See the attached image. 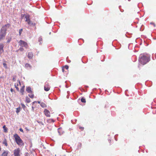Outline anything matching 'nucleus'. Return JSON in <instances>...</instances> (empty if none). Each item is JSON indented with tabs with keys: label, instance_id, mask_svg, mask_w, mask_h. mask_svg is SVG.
<instances>
[{
	"label": "nucleus",
	"instance_id": "1",
	"mask_svg": "<svg viewBox=\"0 0 156 156\" xmlns=\"http://www.w3.org/2000/svg\"><path fill=\"white\" fill-rule=\"evenodd\" d=\"M150 56L148 55H141L139 58V61L143 65H145L150 60Z\"/></svg>",
	"mask_w": 156,
	"mask_h": 156
},
{
	"label": "nucleus",
	"instance_id": "2",
	"mask_svg": "<svg viewBox=\"0 0 156 156\" xmlns=\"http://www.w3.org/2000/svg\"><path fill=\"white\" fill-rule=\"evenodd\" d=\"M14 136L17 144L19 145L22 146L23 145V141L19 136L17 134H15L14 135Z\"/></svg>",
	"mask_w": 156,
	"mask_h": 156
},
{
	"label": "nucleus",
	"instance_id": "3",
	"mask_svg": "<svg viewBox=\"0 0 156 156\" xmlns=\"http://www.w3.org/2000/svg\"><path fill=\"white\" fill-rule=\"evenodd\" d=\"M6 29L5 27H2L0 33V40L4 37L6 34Z\"/></svg>",
	"mask_w": 156,
	"mask_h": 156
},
{
	"label": "nucleus",
	"instance_id": "4",
	"mask_svg": "<svg viewBox=\"0 0 156 156\" xmlns=\"http://www.w3.org/2000/svg\"><path fill=\"white\" fill-rule=\"evenodd\" d=\"M20 150L19 148L15 149L14 151V156H20Z\"/></svg>",
	"mask_w": 156,
	"mask_h": 156
},
{
	"label": "nucleus",
	"instance_id": "5",
	"mask_svg": "<svg viewBox=\"0 0 156 156\" xmlns=\"http://www.w3.org/2000/svg\"><path fill=\"white\" fill-rule=\"evenodd\" d=\"M19 43L22 47H24L26 48L27 47V44L24 41L21 40L19 41Z\"/></svg>",
	"mask_w": 156,
	"mask_h": 156
},
{
	"label": "nucleus",
	"instance_id": "6",
	"mask_svg": "<svg viewBox=\"0 0 156 156\" xmlns=\"http://www.w3.org/2000/svg\"><path fill=\"white\" fill-rule=\"evenodd\" d=\"M44 114L47 117H50V112L47 109H45L44 110Z\"/></svg>",
	"mask_w": 156,
	"mask_h": 156
},
{
	"label": "nucleus",
	"instance_id": "7",
	"mask_svg": "<svg viewBox=\"0 0 156 156\" xmlns=\"http://www.w3.org/2000/svg\"><path fill=\"white\" fill-rule=\"evenodd\" d=\"M3 47L4 45L3 44H0V54L2 53L4 51Z\"/></svg>",
	"mask_w": 156,
	"mask_h": 156
},
{
	"label": "nucleus",
	"instance_id": "8",
	"mask_svg": "<svg viewBox=\"0 0 156 156\" xmlns=\"http://www.w3.org/2000/svg\"><path fill=\"white\" fill-rule=\"evenodd\" d=\"M33 56V54L32 52H30L28 53V55H27L28 57V58L30 59H31L32 58Z\"/></svg>",
	"mask_w": 156,
	"mask_h": 156
},
{
	"label": "nucleus",
	"instance_id": "9",
	"mask_svg": "<svg viewBox=\"0 0 156 156\" xmlns=\"http://www.w3.org/2000/svg\"><path fill=\"white\" fill-rule=\"evenodd\" d=\"M10 26V24L9 23H8L6 25H5L4 26H3L2 27H5V29H6V31L7 30V29L9 28Z\"/></svg>",
	"mask_w": 156,
	"mask_h": 156
},
{
	"label": "nucleus",
	"instance_id": "10",
	"mask_svg": "<svg viewBox=\"0 0 156 156\" xmlns=\"http://www.w3.org/2000/svg\"><path fill=\"white\" fill-rule=\"evenodd\" d=\"M24 88L25 86H23V87H22L20 90V92L22 95L24 94Z\"/></svg>",
	"mask_w": 156,
	"mask_h": 156
},
{
	"label": "nucleus",
	"instance_id": "11",
	"mask_svg": "<svg viewBox=\"0 0 156 156\" xmlns=\"http://www.w3.org/2000/svg\"><path fill=\"white\" fill-rule=\"evenodd\" d=\"M27 23L28 24H29L30 26H34L35 25V23H32L30 20L29 21H28L27 22Z\"/></svg>",
	"mask_w": 156,
	"mask_h": 156
},
{
	"label": "nucleus",
	"instance_id": "12",
	"mask_svg": "<svg viewBox=\"0 0 156 156\" xmlns=\"http://www.w3.org/2000/svg\"><path fill=\"white\" fill-rule=\"evenodd\" d=\"M8 153V151H4L2 154V156H7Z\"/></svg>",
	"mask_w": 156,
	"mask_h": 156
},
{
	"label": "nucleus",
	"instance_id": "13",
	"mask_svg": "<svg viewBox=\"0 0 156 156\" xmlns=\"http://www.w3.org/2000/svg\"><path fill=\"white\" fill-rule=\"evenodd\" d=\"M25 18L26 19L25 21L27 22L28 21H29V16L28 15H26L25 17Z\"/></svg>",
	"mask_w": 156,
	"mask_h": 156
},
{
	"label": "nucleus",
	"instance_id": "14",
	"mask_svg": "<svg viewBox=\"0 0 156 156\" xmlns=\"http://www.w3.org/2000/svg\"><path fill=\"white\" fill-rule=\"evenodd\" d=\"M26 91L29 93H30L32 92L31 88L30 87H28L27 88Z\"/></svg>",
	"mask_w": 156,
	"mask_h": 156
},
{
	"label": "nucleus",
	"instance_id": "15",
	"mask_svg": "<svg viewBox=\"0 0 156 156\" xmlns=\"http://www.w3.org/2000/svg\"><path fill=\"white\" fill-rule=\"evenodd\" d=\"M40 105L42 108H45L47 107L46 105L43 102H41L40 103Z\"/></svg>",
	"mask_w": 156,
	"mask_h": 156
},
{
	"label": "nucleus",
	"instance_id": "16",
	"mask_svg": "<svg viewBox=\"0 0 156 156\" xmlns=\"http://www.w3.org/2000/svg\"><path fill=\"white\" fill-rule=\"evenodd\" d=\"M44 90L45 91H47L50 90V88L48 87H47L46 85H45L44 87Z\"/></svg>",
	"mask_w": 156,
	"mask_h": 156
},
{
	"label": "nucleus",
	"instance_id": "17",
	"mask_svg": "<svg viewBox=\"0 0 156 156\" xmlns=\"http://www.w3.org/2000/svg\"><path fill=\"white\" fill-rule=\"evenodd\" d=\"M3 128L4 129V131L5 133H7V129L6 128L5 126L4 125L3 127Z\"/></svg>",
	"mask_w": 156,
	"mask_h": 156
},
{
	"label": "nucleus",
	"instance_id": "18",
	"mask_svg": "<svg viewBox=\"0 0 156 156\" xmlns=\"http://www.w3.org/2000/svg\"><path fill=\"white\" fill-rule=\"evenodd\" d=\"M81 101L84 103H85L86 102V100L85 98H82L81 99Z\"/></svg>",
	"mask_w": 156,
	"mask_h": 156
},
{
	"label": "nucleus",
	"instance_id": "19",
	"mask_svg": "<svg viewBox=\"0 0 156 156\" xmlns=\"http://www.w3.org/2000/svg\"><path fill=\"white\" fill-rule=\"evenodd\" d=\"M3 144L5 145L6 146H7L8 144L6 141V140L5 139L4 140Z\"/></svg>",
	"mask_w": 156,
	"mask_h": 156
},
{
	"label": "nucleus",
	"instance_id": "20",
	"mask_svg": "<svg viewBox=\"0 0 156 156\" xmlns=\"http://www.w3.org/2000/svg\"><path fill=\"white\" fill-rule=\"evenodd\" d=\"M25 67L26 68L30 67V69L31 68V66L28 63H26L25 65Z\"/></svg>",
	"mask_w": 156,
	"mask_h": 156
},
{
	"label": "nucleus",
	"instance_id": "21",
	"mask_svg": "<svg viewBox=\"0 0 156 156\" xmlns=\"http://www.w3.org/2000/svg\"><path fill=\"white\" fill-rule=\"evenodd\" d=\"M26 101L27 103H29L30 102V99L27 97L26 98Z\"/></svg>",
	"mask_w": 156,
	"mask_h": 156
},
{
	"label": "nucleus",
	"instance_id": "22",
	"mask_svg": "<svg viewBox=\"0 0 156 156\" xmlns=\"http://www.w3.org/2000/svg\"><path fill=\"white\" fill-rule=\"evenodd\" d=\"M20 110V108H16V112L18 113Z\"/></svg>",
	"mask_w": 156,
	"mask_h": 156
},
{
	"label": "nucleus",
	"instance_id": "23",
	"mask_svg": "<svg viewBox=\"0 0 156 156\" xmlns=\"http://www.w3.org/2000/svg\"><path fill=\"white\" fill-rule=\"evenodd\" d=\"M4 67L6 69H7V64L5 63H3Z\"/></svg>",
	"mask_w": 156,
	"mask_h": 156
},
{
	"label": "nucleus",
	"instance_id": "24",
	"mask_svg": "<svg viewBox=\"0 0 156 156\" xmlns=\"http://www.w3.org/2000/svg\"><path fill=\"white\" fill-rule=\"evenodd\" d=\"M29 96L30 98H33L34 97V94H29Z\"/></svg>",
	"mask_w": 156,
	"mask_h": 156
},
{
	"label": "nucleus",
	"instance_id": "25",
	"mask_svg": "<svg viewBox=\"0 0 156 156\" xmlns=\"http://www.w3.org/2000/svg\"><path fill=\"white\" fill-rule=\"evenodd\" d=\"M63 68H65L66 69H68L69 68V66L67 65H66L63 66Z\"/></svg>",
	"mask_w": 156,
	"mask_h": 156
},
{
	"label": "nucleus",
	"instance_id": "26",
	"mask_svg": "<svg viewBox=\"0 0 156 156\" xmlns=\"http://www.w3.org/2000/svg\"><path fill=\"white\" fill-rule=\"evenodd\" d=\"M16 80V76H14L13 77V78H12V80L13 81H15Z\"/></svg>",
	"mask_w": 156,
	"mask_h": 156
},
{
	"label": "nucleus",
	"instance_id": "27",
	"mask_svg": "<svg viewBox=\"0 0 156 156\" xmlns=\"http://www.w3.org/2000/svg\"><path fill=\"white\" fill-rule=\"evenodd\" d=\"M21 106H22V107L23 108H24L26 107L25 106V105L24 104H21Z\"/></svg>",
	"mask_w": 156,
	"mask_h": 156
},
{
	"label": "nucleus",
	"instance_id": "28",
	"mask_svg": "<svg viewBox=\"0 0 156 156\" xmlns=\"http://www.w3.org/2000/svg\"><path fill=\"white\" fill-rule=\"evenodd\" d=\"M23 29H21L20 30L19 32V34L20 35L21 34L22 32V31Z\"/></svg>",
	"mask_w": 156,
	"mask_h": 156
},
{
	"label": "nucleus",
	"instance_id": "29",
	"mask_svg": "<svg viewBox=\"0 0 156 156\" xmlns=\"http://www.w3.org/2000/svg\"><path fill=\"white\" fill-rule=\"evenodd\" d=\"M42 38L40 37V38H39V39L38 41H39L40 42H41V41H42ZM41 44V42H40V44Z\"/></svg>",
	"mask_w": 156,
	"mask_h": 156
},
{
	"label": "nucleus",
	"instance_id": "30",
	"mask_svg": "<svg viewBox=\"0 0 156 156\" xmlns=\"http://www.w3.org/2000/svg\"><path fill=\"white\" fill-rule=\"evenodd\" d=\"M150 24H152V25H153V26H154V27H156L155 24L154 23L151 22V23H150Z\"/></svg>",
	"mask_w": 156,
	"mask_h": 156
},
{
	"label": "nucleus",
	"instance_id": "31",
	"mask_svg": "<svg viewBox=\"0 0 156 156\" xmlns=\"http://www.w3.org/2000/svg\"><path fill=\"white\" fill-rule=\"evenodd\" d=\"M15 88L16 89V90L19 91V88H18V87L17 86H16V85H15Z\"/></svg>",
	"mask_w": 156,
	"mask_h": 156
},
{
	"label": "nucleus",
	"instance_id": "32",
	"mask_svg": "<svg viewBox=\"0 0 156 156\" xmlns=\"http://www.w3.org/2000/svg\"><path fill=\"white\" fill-rule=\"evenodd\" d=\"M80 129H81L82 130H83L84 129V128L82 127H80Z\"/></svg>",
	"mask_w": 156,
	"mask_h": 156
},
{
	"label": "nucleus",
	"instance_id": "33",
	"mask_svg": "<svg viewBox=\"0 0 156 156\" xmlns=\"http://www.w3.org/2000/svg\"><path fill=\"white\" fill-rule=\"evenodd\" d=\"M20 130L22 132H23V130L22 128H20Z\"/></svg>",
	"mask_w": 156,
	"mask_h": 156
},
{
	"label": "nucleus",
	"instance_id": "34",
	"mask_svg": "<svg viewBox=\"0 0 156 156\" xmlns=\"http://www.w3.org/2000/svg\"><path fill=\"white\" fill-rule=\"evenodd\" d=\"M13 89L12 88H11L10 89V91L11 92H12L13 91Z\"/></svg>",
	"mask_w": 156,
	"mask_h": 156
},
{
	"label": "nucleus",
	"instance_id": "35",
	"mask_svg": "<svg viewBox=\"0 0 156 156\" xmlns=\"http://www.w3.org/2000/svg\"><path fill=\"white\" fill-rule=\"evenodd\" d=\"M10 41V39H9L7 41V42L9 43V42Z\"/></svg>",
	"mask_w": 156,
	"mask_h": 156
},
{
	"label": "nucleus",
	"instance_id": "36",
	"mask_svg": "<svg viewBox=\"0 0 156 156\" xmlns=\"http://www.w3.org/2000/svg\"><path fill=\"white\" fill-rule=\"evenodd\" d=\"M62 71L63 72H64V71H65L64 69V68L63 67L62 68Z\"/></svg>",
	"mask_w": 156,
	"mask_h": 156
},
{
	"label": "nucleus",
	"instance_id": "37",
	"mask_svg": "<svg viewBox=\"0 0 156 156\" xmlns=\"http://www.w3.org/2000/svg\"><path fill=\"white\" fill-rule=\"evenodd\" d=\"M37 102L39 104H40V103H40V101H38Z\"/></svg>",
	"mask_w": 156,
	"mask_h": 156
},
{
	"label": "nucleus",
	"instance_id": "38",
	"mask_svg": "<svg viewBox=\"0 0 156 156\" xmlns=\"http://www.w3.org/2000/svg\"><path fill=\"white\" fill-rule=\"evenodd\" d=\"M32 108L33 111H34V107L33 106L32 107Z\"/></svg>",
	"mask_w": 156,
	"mask_h": 156
},
{
	"label": "nucleus",
	"instance_id": "39",
	"mask_svg": "<svg viewBox=\"0 0 156 156\" xmlns=\"http://www.w3.org/2000/svg\"><path fill=\"white\" fill-rule=\"evenodd\" d=\"M23 49L22 48V49H21V51H23Z\"/></svg>",
	"mask_w": 156,
	"mask_h": 156
},
{
	"label": "nucleus",
	"instance_id": "40",
	"mask_svg": "<svg viewBox=\"0 0 156 156\" xmlns=\"http://www.w3.org/2000/svg\"><path fill=\"white\" fill-rule=\"evenodd\" d=\"M35 102H36V101H34V102L33 103V104H34V103H35Z\"/></svg>",
	"mask_w": 156,
	"mask_h": 156
},
{
	"label": "nucleus",
	"instance_id": "41",
	"mask_svg": "<svg viewBox=\"0 0 156 156\" xmlns=\"http://www.w3.org/2000/svg\"><path fill=\"white\" fill-rule=\"evenodd\" d=\"M19 84H20V82L19 81Z\"/></svg>",
	"mask_w": 156,
	"mask_h": 156
},
{
	"label": "nucleus",
	"instance_id": "42",
	"mask_svg": "<svg viewBox=\"0 0 156 156\" xmlns=\"http://www.w3.org/2000/svg\"><path fill=\"white\" fill-rule=\"evenodd\" d=\"M51 32H50L49 33V34H51Z\"/></svg>",
	"mask_w": 156,
	"mask_h": 156
},
{
	"label": "nucleus",
	"instance_id": "43",
	"mask_svg": "<svg viewBox=\"0 0 156 156\" xmlns=\"http://www.w3.org/2000/svg\"><path fill=\"white\" fill-rule=\"evenodd\" d=\"M78 98V97H77L76 98Z\"/></svg>",
	"mask_w": 156,
	"mask_h": 156
},
{
	"label": "nucleus",
	"instance_id": "44",
	"mask_svg": "<svg viewBox=\"0 0 156 156\" xmlns=\"http://www.w3.org/2000/svg\"><path fill=\"white\" fill-rule=\"evenodd\" d=\"M78 98V97H77L76 98Z\"/></svg>",
	"mask_w": 156,
	"mask_h": 156
},
{
	"label": "nucleus",
	"instance_id": "45",
	"mask_svg": "<svg viewBox=\"0 0 156 156\" xmlns=\"http://www.w3.org/2000/svg\"><path fill=\"white\" fill-rule=\"evenodd\" d=\"M78 98V97H77L76 98Z\"/></svg>",
	"mask_w": 156,
	"mask_h": 156
},
{
	"label": "nucleus",
	"instance_id": "46",
	"mask_svg": "<svg viewBox=\"0 0 156 156\" xmlns=\"http://www.w3.org/2000/svg\"><path fill=\"white\" fill-rule=\"evenodd\" d=\"M69 62H70V61H69Z\"/></svg>",
	"mask_w": 156,
	"mask_h": 156
},
{
	"label": "nucleus",
	"instance_id": "47",
	"mask_svg": "<svg viewBox=\"0 0 156 156\" xmlns=\"http://www.w3.org/2000/svg\"><path fill=\"white\" fill-rule=\"evenodd\" d=\"M69 62H70V61H69Z\"/></svg>",
	"mask_w": 156,
	"mask_h": 156
}]
</instances>
